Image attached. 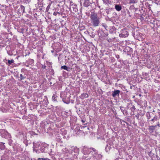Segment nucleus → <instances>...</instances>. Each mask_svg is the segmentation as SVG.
Listing matches in <instances>:
<instances>
[{
  "label": "nucleus",
  "instance_id": "52",
  "mask_svg": "<svg viewBox=\"0 0 160 160\" xmlns=\"http://www.w3.org/2000/svg\"><path fill=\"white\" fill-rule=\"evenodd\" d=\"M84 128V127H81V128Z\"/></svg>",
  "mask_w": 160,
  "mask_h": 160
},
{
  "label": "nucleus",
  "instance_id": "48",
  "mask_svg": "<svg viewBox=\"0 0 160 160\" xmlns=\"http://www.w3.org/2000/svg\"><path fill=\"white\" fill-rule=\"evenodd\" d=\"M158 126H159L160 124H159V123H158Z\"/></svg>",
  "mask_w": 160,
  "mask_h": 160
},
{
  "label": "nucleus",
  "instance_id": "22",
  "mask_svg": "<svg viewBox=\"0 0 160 160\" xmlns=\"http://www.w3.org/2000/svg\"><path fill=\"white\" fill-rule=\"evenodd\" d=\"M146 116L147 117V118L148 120L150 118L151 115H150V114L149 112H147Z\"/></svg>",
  "mask_w": 160,
  "mask_h": 160
},
{
  "label": "nucleus",
  "instance_id": "14",
  "mask_svg": "<svg viewBox=\"0 0 160 160\" xmlns=\"http://www.w3.org/2000/svg\"><path fill=\"white\" fill-rule=\"evenodd\" d=\"M26 78V76L25 74L24 75L21 74L20 77V79L19 80L20 81H22V80H24Z\"/></svg>",
  "mask_w": 160,
  "mask_h": 160
},
{
  "label": "nucleus",
  "instance_id": "43",
  "mask_svg": "<svg viewBox=\"0 0 160 160\" xmlns=\"http://www.w3.org/2000/svg\"><path fill=\"white\" fill-rule=\"evenodd\" d=\"M82 123H84L85 122V121H84L83 120H82Z\"/></svg>",
  "mask_w": 160,
  "mask_h": 160
},
{
  "label": "nucleus",
  "instance_id": "41",
  "mask_svg": "<svg viewBox=\"0 0 160 160\" xmlns=\"http://www.w3.org/2000/svg\"><path fill=\"white\" fill-rule=\"evenodd\" d=\"M104 3H106L108 1V0H102Z\"/></svg>",
  "mask_w": 160,
  "mask_h": 160
},
{
  "label": "nucleus",
  "instance_id": "44",
  "mask_svg": "<svg viewBox=\"0 0 160 160\" xmlns=\"http://www.w3.org/2000/svg\"><path fill=\"white\" fill-rule=\"evenodd\" d=\"M136 117L138 119L139 117V115H136Z\"/></svg>",
  "mask_w": 160,
  "mask_h": 160
},
{
  "label": "nucleus",
  "instance_id": "33",
  "mask_svg": "<svg viewBox=\"0 0 160 160\" xmlns=\"http://www.w3.org/2000/svg\"><path fill=\"white\" fill-rule=\"evenodd\" d=\"M157 116H155L152 119L151 121H154V120H157Z\"/></svg>",
  "mask_w": 160,
  "mask_h": 160
},
{
  "label": "nucleus",
  "instance_id": "27",
  "mask_svg": "<svg viewBox=\"0 0 160 160\" xmlns=\"http://www.w3.org/2000/svg\"><path fill=\"white\" fill-rule=\"evenodd\" d=\"M35 145L37 147V148H38L40 145V142H35Z\"/></svg>",
  "mask_w": 160,
  "mask_h": 160
},
{
  "label": "nucleus",
  "instance_id": "30",
  "mask_svg": "<svg viewBox=\"0 0 160 160\" xmlns=\"http://www.w3.org/2000/svg\"><path fill=\"white\" fill-rule=\"evenodd\" d=\"M136 2L134 0H130V2H129V3L130 4L135 3Z\"/></svg>",
  "mask_w": 160,
  "mask_h": 160
},
{
  "label": "nucleus",
  "instance_id": "8",
  "mask_svg": "<svg viewBox=\"0 0 160 160\" xmlns=\"http://www.w3.org/2000/svg\"><path fill=\"white\" fill-rule=\"evenodd\" d=\"M76 105L75 106V108H76L77 112V113L79 114L80 112V106L79 105V101L77 100L76 102Z\"/></svg>",
  "mask_w": 160,
  "mask_h": 160
},
{
  "label": "nucleus",
  "instance_id": "40",
  "mask_svg": "<svg viewBox=\"0 0 160 160\" xmlns=\"http://www.w3.org/2000/svg\"><path fill=\"white\" fill-rule=\"evenodd\" d=\"M116 58L118 59L119 58V56L118 55H117L116 56Z\"/></svg>",
  "mask_w": 160,
  "mask_h": 160
},
{
  "label": "nucleus",
  "instance_id": "24",
  "mask_svg": "<svg viewBox=\"0 0 160 160\" xmlns=\"http://www.w3.org/2000/svg\"><path fill=\"white\" fill-rule=\"evenodd\" d=\"M33 150L34 151H35V148H37V147L35 145V143L34 142H33Z\"/></svg>",
  "mask_w": 160,
  "mask_h": 160
},
{
  "label": "nucleus",
  "instance_id": "49",
  "mask_svg": "<svg viewBox=\"0 0 160 160\" xmlns=\"http://www.w3.org/2000/svg\"><path fill=\"white\" fill-rule=\"evenodd\" d=\"M51 70L52 71H53V69H51Z\"/></svg>",
  "mask_w": 160,
  "mask_h": 160
},
{
  "label": "nucleus",
  "instance_id": "38",
  "mask_svg": "<svg viewBox=\"0 0 160 160\" xmlns=\"http://www.w3.org/2000/svg\"><path fill=\"white\" fill-rule=\"evenodd\" d=\"M71 70V68H70L67 67V69L66 70L67 71H70Z\"/></svg>",
  "mask_w": 160,
  "mask_h": 160
},
{
  "label": "nucleus",
  "instance_id": "28",
  "mask_svg": "<svg viewBox=\"0 0 160 160\" xmlns=\"http://www.w3.org/2000/svg\"><path fill=\"white\" fill-rule=\"evenodd\" d=\"M67 66L65 65H63L61 66V68L62 69H63L66 70L67 69Z\"/></svg>",
  "mask_w": 160,
  "mask_h": 160
},
{
  "label": "nucleus",
  "instance_id": "17",
  "mask_svg": "<svg viewBox=\"0 0 160 160\" xmlns=\"http://www.w3.org/2000/svg\"><path fill=\"white\" fill-rule=\"evenodd\" d=\"M4 143L2 142H0V149L2 150L4 149L5 148V147L4 145Z\"/></svg>",
  "mask_w": 160,
  "mask_h": 160
},
{
  "label": "nucleus",
  "instance_id": "46",
  "mask_svg": "<svg viewBox=\"0 0 160 160\" xmlns=\"http://www.w3.org/2000/svg\"><path fill=\"white\" fill-rule=\"evenodd\" d=\"M8 54H9V55H12V54H10V53H8Z\"/></svg>",
  "mask_w": 160,
  "mask_h": 160
},
{
  "label": "nucleus",
  "instance_id": "20",
  "mask_svg": "<svg viewBox=\"0 0 160 160\" xmlns=\"http://www.w3.org/2000/svg\"><path fill=\"white\" fill-rule=\"evenodd\" d=\"M57 96L56 95L54 94L52 96V100L54 101H57Z\"/></svg>",
  "mask_w": 160,
  "mask_h": 160
},
{
  "label": "nucleus",
  "instance_id": "53",
  "mask_svg": "<svg viewBox=\"0 0 160 160\" xmlns=\"http://www.w3.org/2000/svg\"><path fill=\"white\" fill-rule=\"evenodd\" d=\"M26 146H27V145H28V144H26Z\"/></svg>",
  "mask_w": 160,
  "mask_h": 160
},
{
  "label": "nucleus",
  "instance_id": "4",
  "mask_svg": "<svg viewBox=\"0 0 160 160\" xmlns=\"http://www.w3.org/2000/svg\"><path fill=\"white\" fill-rule=\"evenodd\" d=\"M0 133L1 137L4 138H7L9 136L8 132L4 129H0Z\"/></svg>",
  "mask_w": 160,
  "mask_h": 160
},
{
  "label": "nucleus",
  "instance_id": "12",
  "mask_svg": "<svg viewBox=\"0 0 160 160\" xmlns=\"http://www.w3.org/2000/svg\"><path fill=\"white\" fill-rule=\"evenodd\" d=\"M82 2H83V4L84 6L88 7L89 4V1L88 0H82Z\"/></svg>",
  "mask_w": 160,
  "mask_h": 160
},
{
  "label": "nucleus",
  "instance_id": "3",
  "mask_svg": "<svg viewBox=\"0 0 160 160\" xmlns=\"http://www.w3.org/2000/svg\"><path fill=\"white\" fill-rule=\"evenodd\" d=\"M70 93L68 92L67 91H64L61 92L60 97L62 98V101L66 104H68L70 102Z\"/></svg>",
  "mask_w": 160,
  "mask_h": 160
},
{
  "label": "nucleus",
  "instance_id": "45",
  "mask_svg": "<svg viewBox=\"0 0 160 160\" xmlns=\"http://www.w3.org/2000/svg\"><path fill=\"white\" fill-rule=\"evenodd\" d=\"M128 14H129V13H130V12H129V11H128Z\"/></svg>",
  "mask_w": 160,
  "mask_h": 160
},
{
  "label": "nucleus",
  "instance_id": "19",
  "mask_svg": "<svg viewBox=\"0 0 160 160\" xmlns=\"http://www.w3.org/2000/svg\"><path fill=\"white\" fill-rule=\"evenodd\" d=\"M8 158L6 153H5L4 155L2 157V159L4 160H7Z\"/></svg>",
  "mask_w": 160,
  "mask_h": 160
},
{
  "label": "nucleus",
  "instance_id": "6",
  "mask_svg": "<svg viewBox=\"0 0 160 160\" xmlns=\"http://www.w3.org/2000/svg\"><path fill=\"white\" fill-rule=\"evenodd\" d=\"M121 33L119 34V36L125 38L127 37L128 36V32L125 30H122L121 31Z\"/></svg>",
  "mask_w": 160,
  "mask_h": 160
},
{
  "label": "nucleus",
  "instance_id": "9",
  "mask_svg": "<svg viewBox=\"0 0 160 160\" xmlns=\"http://www.w3.org/2000/svg\"><path fill=\"white\" fill-rule=\"evenodd\" d=\"M83 32L86 33H88V34L92 38H94L95 36V33L92 32H91L90 30H89V31H85V32L82 31V32H81V34L82 33H83Z\"/></svg>",
  "mask_w": 160,
  "mask_h": 160
},
{
  "label": "nucleus",
  "instance_id": "7",
  "mask_svg": "<svg viewBox=\"0 0 160 160\" xmlns=\"http://www.w3.org/2000/svg\"><path fill=\"white\" fill-rule=\"evenodd\" d=\"M62 8H61V6L59 5H58V6H56V7H55L54 9L55 11L58 12L59 14H61L62 12Z\"/></svg>",
  "mask_w": 160,
  "mask_h": 160
},
{
  "label": "nucleus",
  "instance_id": "21",
  "mask_svg": "<svg viewBox=\"0 0 160 160\" xmlns=\"http://www.w3.org/2000/svg\"><path fill=\"white\" fill-rule=\"evenodd\" d=\"M88 97V95L87 93H83L82 94L81 98H87Z\"/></svg>",
  "mask_w": 160,
  "mask_h": 160
},
{
  "label": "nucleus",
  "instance_id": "39",
  "mask_svg": "<svg viewBox=\"0 0 160 160\" xmlns=\"http://www.w3.org/2000/svg\"><path fill=\"white\" fill-rule=\"evenodd\" d=\"M46 67V66L45 65H42V68L43 69H45Z\"/></svg>",
  "mask_w": 160,
  "mask_h": 160
},
{
  "label": "nucleus",
  "instance_id": "42",
  "mask_svg": "<svg viewBox=\"0 0 160 160\" xmlns=\"http://www.w3.org/2000/svg\"><path fill=\"white\" fill-rule=\"evenodd\" d=\"M82 28V29H83L85 28V27L84 26H82L81 27V28Z\"/></svg>",
  "mask_w": 160,
  "mask_h": 160
},
{
  "label": "nucleus",
  "instance_id": "50",
  "mask_svg": "<svg viewBox=\"0 0 160 160\" xmlns=\"http://www.w3.org/2000/svg\"><path fill=\"white\" fill-rule=\"evenodd\" d=\"M159 105L160 106V103L159 104Z\"/></svg>",
  "mask_w": 160,
  "mask_h": 160
},
{
  "label": "nucleus",
  "instance_id": "51",
  "mask_svg": "<svg viewBox=\"0 0 160 160\" xmlns=\"http://www.w3.org/2000/svg\"><path fill=\"white\" fill-rule=\"evenodd\" d=\"M42 77V78H43L44 80L45 79L44 78H43V77Z\"/></svg>",
  "mask_w": 160,
  "mask_h": 160
},
{
  "label": "nucleus",
  "instance_id": "18",
  "mask_svg": "<svg viewBox=\"0 0 160 160\" xmlns=\"http://www.w3.org/2000/svg\"><path fill=\"white\" fill-rule=\"evenodd\" d=\"M43 0H38V5H40L39 7H42L43 6Z\"/></svg>",
  "mask_w": 160,
  "mask_h": 160
},
{
  "label": "nucleus",
  "instance_id": "29",
  "mask_svg": "<svg viewBox=\"0 0 160 160\" xmlns=\"http://www.w3.org/2000/svg\"><path fill=\"white\" fill-rule=\"evenodd\" d=\"M28 62L32 64L33 63L34 60L32 59H30L29 60Z\"/></svg>",
  "mask_w": 160,
  "mask_h": 160
},
{
  "label": "nucleus",
  "instance_id": "37",
  "mask_svg": "<svg viewBox=\"0 0 160 160\" xmlns=\"http://www.w3.org/2000/svg\"><path fill=\"white\" fill-rule=\"evenodd\" d=\"M58 14V13L56 12L55 11L53 12V15L55 16H56Z\"/></svg>",
  "mask_w": 160,
  "mask_h": 160
},
{
  "label": "nucleus",
  "instance_id": "35",
  "mask_svg": "<svg viewBox=\"0 0 160 160\" xmlns=\"http://www.w3.org/2000/svg\"><path fill=\"white\" fill-rule=\"evenodd\" d=\"M1 109L2 110V112H6L7 111V110L4 109V108H1Z\"/></svg>",
  "mask_w": 160,
  "mask_h": 160
},
{
  "label": "nucleus",
  "instance_id": "1",
  "mask_svg": "<svg viewBox=\"0 0 160 160\" xmlns=\"http://www.w3.org/2000/svg\"><path fill=\"white\" fill-rule=\"evenodd\" d=\"M82 152L84 155L82 157V160H98V158H101L102 156L97 154V151L94 148H88L84 146Z\"/></svg>",
  "mask_w": 160,
  "mask_h": 160
},
{
  "label": "nucleus",
  "instance_id": "13",
  "mask_svg": "<svg viewBox=\"0 0 160 160\" xmlns=\"http://www.w3.org/2000/svg\"><path fill=\"white\" fill-rule=\"evenodd\" d=\"M119 93L120 91H114L112 93V96L113 97L116 96H118Z\"/></svg>",
  "mask_w": 160,
  "mask_h": 160
},
{
  "label": "nucleus",
  "instance_id": "10",
  "mask_svg": "<svg viewBox=\"0 0 160 160\" xmlns=\"http://www.w3.org/2000/svg\"><path fill=\"white\" fill-rule=\"evenodd\" d=\"M18 12L19 14L25 13V7L22 5H21L20 8L18 9Z\"/></svg>",
  "mask_w": 160,
  "mask_h": 160
},
{
  "label": "nucleus",
  "instance_id": "15",
  "mask_svg": "<svg viewBox=\"0 0 160 160\" xmlns=\"http://www.w3.org/2000/svg\"><path fill=\"white\" fill-rule=\"evenodd\" d=\"M157 127L156 125L155 126H150L149 128V131H152V132H153V131L154 130L155 128Z\"/></svg>",
  "mask_w": 160,
  "mask_h": 160
},
{
  "label": "nucleus",
  "instance_id": "23",
  "mask_svg": "<svg viewBox=\"0 0 160 160\" xmlns=\"http://www.w3.org/2000/svg\"><path fill=\"white\" fill-rule=\"evenodd\" d=\"M130 109H131V110L132 111L134 112L135 111V110L136 109V108H135L134 106L132 105V106L131 108Z\"/></svg>",
  "mask_w": 160,
  "mask_h": 160
},
{
  "label": "nucleus",
  "instance_id": "26",
  "mask_svg": "<svg viewBox=\"0 0 160 160\" xmlns=\"http://www.w3.org/2000/svg\"><path fill=\"white\" fill-rule=\"evenodd\" d=\"M8 63L9 64H10L14 62V61L13 59H12L11 60H8Z\"/></svg>",
  "mask_w": 160,
  "mask_h": 160
},
{
  "label": "nucleus",
  "instance_id": "5",
  "mask_svg": "<svg viewBox=\"0 0 160 160\" xmlns=\"http://www.w3.org/2000/svg\"><path fill=\"white\" fill-rule=\"evenodd\" d=\"M69 9L71 12L73 11L76 13V14H79V12H78L77 6L76 5H71L70 6Z\"/></svg>",
  "mask_w": 160,
  "mask_h": 160
},
{
  "label": "nucleus",
  "instance_id": "11",
  "mask_svg": "<svg viewBox=\"0 0 160 160\" xmlns=\"http://www.w3.org/2000/svg\"><path fill=\"white\" fill-rule=\"evenodd\" d=\"M115 8L118 11H120L122 10V6L119 4H116L115 5Z\"/></svg>",
  "mask_w": 160,
  "mask_h": 160
},
{
  "label": "nucleus",
  "instance_id": "16",
  "mask_svg": "<svg viewBox=\"0 0 160 160\" xmlns=\"http://www.w3.org/2000/svg\"><path fill=\"white\" fill-rule=\"evenodd\" d=\"M75 132L76 134L79 135L80 134V130L79 128H76L75 129Z\"/></svg>",
  "mask_w": 160,
  "mask_h": 160
},
{
  "label": "nucleus",
  "instance_id": "31",
  "mask_svg": "<svg viewBox=\"0 0 160 160\" xmlns=\"http://www.w3.org/2000/svg\"><path fill=\"white\" fill-rule=\"evenodd\" d=\"M75 69L76 71H79V66H76L75 67Z\"/></svg>",
  "mask_w": 160,
  "mask_h": 160
},
{
  "label": "nucleus",
  "instance_id": "32",
  "mask_svg": "<svg viewBox=\"0 0 160 160\" xmlns=\"http://www.w3.org/2000/svg\"><path fill=\"white\" fill-rule=\"evenodd\" d=\"M120 109H121V111H122V112H123V113H124L123 112L124 110V108L123 107L121 106V107H120Z\"/></svg>",
  "mask_w": 160,
  "mask_h": 160
},
{
  "label": "nucleus",
  "instance_id": "2",
  "mask_svg": "<svg viewBox=\"0 0 160 160\" xmlns=\"http://www.w3.org/2000/svg\"><path fill=\"white\" fill-rule=\"evenodd\" d=\"M90 18L91 23L93 26L96 27L98 26L100 22V18L98 16L96 13H92Z\"/></svg>",
  "mask_w": 160,
  "mask_h": 160
},
{
  "label": "nucleus",
  "instance_id": "25",
  "mask_svg": "<svg viewBox=\"0 0 160 160\" xmlns=\"http://www.w3.org/2000/svg\"><path fill=\"white\" fill-rule=\"evenodd\" d=\"M38 160H50L49 159H48L47 158H38Z\"/></svg>",
  "mask_w": 160,
  "mask_h": 160
},
{
  "label": "nucleus",
  "instance_id": "34",
  "mask_svg": "<svg viewBox=\"0 0 160 160\" xmlns=\"http://www.w3.org/2000/svg\"><path fill=\"white\" fill-rule=\"evenodd\" d=\"M108 147V144H107L106 145V147L105 148V150L107 152H108V150L110 149V147H108V148H107Z\"/></svg>",
  "mask_w": 160,
  "mask_h": 160
},
{
  "label": "nucleus",
  "instance_id": "47",
  "mask_svg": "<svg viewBox=\"0 0 160 160\" xmlns=\"http://www.w3.org/2000/svg\"><path fill=\"white\" fill-rule=\"evenodd\" d=\"M139 95L140 97H141V94H139Z\"/></svg>",
  "mask_w": 160,
  "mask_h": 160
},
{
  "label": "nucleus",
  "instance_id": "36",
  "mask_svg": "<svg viewBox=\"0 0 160 160\" xmlns=\"http://www.w3.org/2000/svg\"><path fill=\"white\" fill-rule=\"evenodd\" d=\"M37 96L38 97H41L43 95V94L42 93H40L39 94H37Z\"/></svg>",
  "mask_w": 160,
  "mask_h": 160
}]
</instances>
